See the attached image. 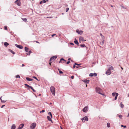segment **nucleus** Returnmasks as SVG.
<instances>
[{
  "label": "nucleus",
  "mask_w": 129,
  "mask_h": 129,
  "mask_svg": "<svg viewBox=\"0 0 129 129\" xmlns=\"http://www.w3.org/2000/svg\"><path fill=\"white\" fill-rule=\"evenodd\" d=\"M74 43L75 44H76L77 45L79 46V43H78V40L76 39V38H75V39Z\"/></svg>",
  "instance_id": "ddd939ff"
},
{
  "label": "nucleus",
  "mask_w": 129,
  "mask_h": 129,
  "mask_svg": "<svg viewBox=\"0 0 129 129\" xmlns=\"http://www.w3.org/2000/svg\"><path fill=\"white\" fill-rule=\"evenodd\" d=\"M96 93L101 94L104 95V94L102 93V89L99 87H97L96 88Z\"/></svg>",
  "instance_id": "f257e3e1"
},
{
  "label": "nucleus",
  "mask_w": 129,
  "mask_h": 129,
  "mask_svg": "<svg viewBox=\"0 0 129 129\" xmlns=\"http://www.w3.org/2000/svg\"><path fill=\"white\" fill-rule=\"evenodd\" d=\"M121 69L122 70H123V68H122V67H121Z\"/></svg>",
  "instance_id": "774afa93"
},
{
  "label": "nucleus",
  "mask_w": 129,
  "mask_h": 129,
  "mask_svg": "<svg viewBox=\"0 0 129 129\" xmlns=\"http://www.w3.org/2000/svg\"><path fill=\"white\" fill-rule=\"evenodd\" d=\"M88 119L86 116H85L82 119V121L83 122H85V121H87Z\"/></svg>",
  "instance_id": "0eeeda50"
},
{
  "label": "nucleus",
  "mask_w": 129,
  "mask_h": 129,
  "mask_svg": "<svg viewBox=\"0 0 129 129\" xmlns=\"http://www.w3.org/2000/svg\"><path fill=\"white\" fill-rule=\"evenodd\" d=\"M76 33H77L79 34H82L83 33V31L82 30L79 31L78 30H77L76 31Z\"/></svg>",
  "instance_id": "9d476101"
},
{
  "label": "nucleus",
  "mask_w": 129,
  "mask_h": 129,
  "mask_svg": "<svg viewBox=\"0 0 129 129\" xmlns=\"http://www.w3.org/2000/svg\"><path fill=\"white\" fill-rule=\"evenodd\" d=\"M79 40L80 41H82L83 42V41H86V40H84V38L83 37H80L79 38Z\"/></svg>",
  "instance_id": "4468645a"
},
{
  "label": "nucleus",
  "mask_w": 129,
  "mask_h": 129,
  "mask_svg": "<svg viewBox=\"0 0 129 129\" xmlns=\"http://www.w3.org/2000/svg\"><path fill=\"white\" fill-rule=\"evenodd\" d=\"M16 78H20V76L19 75H17L16 76Z\"/></svg>",
  "instance_id": "a19ab883"
},
{
  "label": "nucleus",
  "mask_w": 129,
  "mask_h": 129,
  "mask_svg": "<svg viewBox=\"0 0 129 129\" xmlns=\"http://www.w3.org/2000/svg\"><path fill=\"white\" fill-rule=\"evenodd\" d=\"M45 111V110H42V111L40 112V113H41V112H44Z\"/></svg>",
  "instance_id": "37998d69"
},
{
  "label": "nucleus",
  "mask_w": 129,
  "mask_h": 129,
  "mask_svg": "<svg viewBox=\"0 0 129 129\" xmlns=\"http://www.w3.org/2000/svg\"><path fill=\"white\" fill-rule=\"evenodd\" d=\"M51 62H50L49 63V64H50V65H51V64L52 63V62L53 61H50Z\"/></svg>",
  "instance_id": "5fc2aeb1"
},
{
  "label": "nucleus",
  "mask_w": 129,
  "mask_h": 129,
  "mask_svg": "<svg viewBox=\"0 0 129 129\" xmlns=\"http://www.w3.org/2000/svg\"><path fill=\"white\" fill-rule=\"evenodd\" d=\"M117 93H116L115 92H113L112 93V95L113 96H115V95H116V94Z\"/></svg>",
  "instance_id": "5701e85b"
},
{
  "label": "nucleus",
  "mask_w": 129,
  "mask_h": 129,
  "mask_svg": "<svg viewBox=\"0 0 129 129\" xmlns=\"http://www.w3.org/2000/svg\"><path fill=\"white\" fill-rule=\"evenodd\" d=\"M118 93H117L115 95V98H114V100H117V96H118Z\"/></svg>",
  "instance_id": "bb28decb"
},
{
  "label": "nucleus",
  "mask_w": 129,
  "mask_h": 129,
  "mask_svg": "<svg viewBox=\"0 0 129 129\" xmlns=\"http://www.w3.org/2000/svg\"><path fill=\"white\" fill-rule=\"evenodd\" d=\"M83 81L85 83L88 84L89 83V80L85 79L83 80Z\"/></svg>",
  "instance_id": "dca6fc26"
},
{
  "label": "nucleus",
  "mask_w": 129,
  "mask_h": 129,
  "mask_svg": "<svg viewBox=\"0 0 129 129\" xmlns=\"http://www.w3.org/2000/svg\"><path fill=\"white\" fill-rule=\"evenodd\" d=\"M117 115H118V116L120 118H121L122 117V115H121L117 114Z\"/></svg>",
  "instance_id": "f704fd0d"
},
{
  "label": "nucleus",
  "mask_w": 129,
  "mask_h": 129,
  "mask_svg": "<svg viewBox=\"0 0 129 129\" xmlns=\"http://www.w3.org/2000/svg\"><path fill=\"white\" fill-rule=\"evenodd\" d=\"M42 2H43V3H45L46 2V1L45 0H43V1H42Z\"/></svg>",
  "instance_id": "09e8293b"
},
{
  "label": "nucleus",
  "mask_w": 129,
  "mask_h": 129,
  "mask_svg": "<svg viewBox=\"0 0 129 129\" xmlns=\"http://www.w3.org/2000/svg\"><path fill=\"white\" fill-rule=\"evenodd\" d=\"M104 40H102V42L100 43V44L102 45H103L104 44Z\"/></svg>",
  "instance_id": "b1692460"
},
{
  "label": "nucleus",
  "mask_w": 129,
  "mask_h": 129,
  "mask_svg": "<svg viewBox=\"0 0 129 129\" xmlns=\"http://www.w3.org/2000/svg\"><path fill=\"white\" fill-rule=\"evenodd\" d=\"M6 101H4L1 100V102L2 103H5Z\"/></svg>",
  "instance_id": "c9c22d12"
},
{
  "label": "nucleus",
  "mask_w": 129,
  "mask_h": 129,
  "mask_svg": "<svg viewBox=\"0 0 129 129\" xmlns=\"http://www.w3.org/2000/svg\"><path fill=\"white\" fill-rule=\"evenodd\" d=\"M74 76H72L71 77V78L72 79H73L74 78Z\"/></svg>",
  "instance_id": "8fccbe9b"
},
{
  "label": "nucleus",
  "mask_w": 129,
  "mask_h": 129,
  "mask_svg": "<svg viewBox=\"0 0 129 129\" xmlns=\"http://www.w3.org/2000/svg\"><path fill=\"white\" fill-rule=\"evenodd\" d=\"M5 106V105H2V106L1 107V108H3V107H4V106Z\"/></svg>",
  "instance_id": "4d7b16f0"
},
{
  "label": "nucleus",
  "mask_w": 129,
  "mask_h": 129,
  "mask_svg": "<svg viewBox=\"0 0 129 129\" xmlns=\"http://www.w3.org/2000/svg\"><path fill=\"white\" fill-rule=\"evenodd\" d=\"M100 35L102 37L103 36L102 35L101 33L100 34Z\"/></svg>",
  "instance_id": "680f3d73"
},
{
  "label": "nucleus",
  "mask_w": 129,
  "mask_h": 129,
  "mask_svg": "<svg viewBox=\"0 0 129 129\" xmlns=\"http://www.w3.org/2000/svg\"><path fill=\"white\" fill-rule=\"evenodd\" d=\"M70 44L71 45H73V46L74 45V44L73 43H72V42L70 43Z\"/></svg>",
  "instance_id": "49530a36"
},
{
  "label": "nucleus",
  "mask_w": 129,
  "mask_h": 129,
  "mask_svg": "<svg viewBox=\"0 0 129 129\" xmlns=\"http://www.w3.org/2000/svg\"><path fill=\"white\" fill-rule=\"evenodd\" d=\"M24 125V124L22 123L20 124L18 127V129H21Z\"/></svg>",
  "instance_id": "f8f14e48"
},
{
  "label": "nucleus",
  "mask_w": 129,
  "mask_h": 129,
  "mask_svg": "<svg viewBox=\"0 0 129 129\" xmlns=\"http://www.w3.org/2000/svg\"><path fill=\"white\" fill-rule=\"evenodd\" d=\"M58 71H59V73L60 74H63V72L62 71H61V70L59 69H58Z\"/></svg>",
  "instance_id": "c756f323"
},
{
  "label": "nucleus",
  "mask_w": 129,
  "mask_h": 129,
  "mask_svg": "<svg viewBox=\"0 0 129 129\" xmlns=\"http://www.w3.org/2000/svg\"><path fill=\"white\" fill-rule=\"evenodd\" d=\"M26 80L28 81H30L33 80V79L29 78L28 77H26Z\"/></svg>",
  "instance_id": "f3484780"
},
{
  "label": "nucleus",
  "mask_w": 129,
  "mask_h": 129,
  "mask_svg": "<svg viewBox=\"0 0 129 129\" xmlns=\"http://www.w3.org/2000/svg\"><path fill=\"white\" fill-rule=\"evenodd\" d=\"M75 65H75V64L73 66V68H75L76 67Z\"/></svg>",
  "instance_id": "864d4df0"
},
{
  "label": "nucleus",
  "mask_w": 129,
  "mask_h": 129,
  "mask_svg": "<svg viewBox=\"0 0 129 129\" xmlns=\"http://www.w3.org/2000/svg\"><path fill=\"white\" fill-rule=\"evenodd\" d=\"M57 58V55H55L51 57L49 60L50 61H53L55 59Z\"/></svg>",
  "instance_id": "7ed1b4c3"
},
{
  "label": "nucleus",
  "mask_w": 129,
  "mask_h": 129,
  "mask_svg": "<svg viewBox=\"0 0 129 129\" xmlns=\"http://www.w3.org/2000/svg\"><path fill=\"white\" fill-rule=\"evenodd\" d=\"M109 69H110V70H113V68L112 66H111V67H110L109 68Z\"/></svg>",
  "instance_id": "58836bf2"
},
{
  "label": "nucleus",
  "mask_w": 129,
  "mask_h": 129,
  "mask_svg": "<svg viewBox=\"0 0 129 129\" xmlns=\"http://www.w3.org/2000/svg\"><path fill=\"white\" fill-rule=\"evenodd\" d=\"M71 59V58H69L68 59V60H70Z\"/></svg>",
  "instance_id": "e2e57ef3"
},
{
  "label": "nucleus",
  "mask_w": 129,
  "mask_h": 129,
  "mask_svg": "<svg viewBox=\"0 0 129 129\" xmlns=\"http://www.w3.org/2000/svg\"><path fill=\"white\" fill-rule=\"evenodd\" d=\"M102 40H104V36H103L102 37Z\"/></svg>",
  "instance_id": "de8ad7c7"
},
{
  "label": "nucleus",
  "mask_w": 129,
  "mask_h": 129,
  "mask_svg": "<svg viewBox=\"0 0 129 129\" xmlns=\"http://www.w3.org/2000/svg\"><path fill=\"white\" fill-rule=\"evenodd\" d=\"M69 8H66V12H67L68 11H69Z\"/></svg>",
  "instance_id": "ea45409f"
},
{
  "label": "nucleus",
  "mask_w": 129,
  "mask_h": 129,
  "mask_svg": "<svg viewBox=\"0 0 129 129\" xmlns=\"http://www.w3.org/2000/svg\"><path fill=\"white\" fill-rule=\"evenodd\" d=\"M47 118L48 120H49V121H51L52 122V120L51 118H50V116H47Z\"/></svg>",
  "instance_id": "412c9836"
},
{
  "label": "nucleus",
  "mask_w": 129,
  "mask_h": 129,
  "mask_svg": "<svg viewBox=\"0 0 129 129\" xmlns=\"http://www.w3.org/2000/svg\"><path fill=\"white\" fill-rule=\"evenodd\" d=\"M1 98H2V97H1L0 98V100H1H1H2Z\"/></svg>",
  "instance_id": "338daca9"
},
{
  "label": "nucleus",
  "mask_w": 129,
  "mask_h": 129,
  "mask_svg": "<svg viewBox=\"0 0 129 129\" xmlns=\"http://www.w3.org/2000/svg\"><path fill=\"white\" fill-rule=\"evenodd\" d=\"M16 126L14 124H13L11 126V129H15Z\"/></svg>",
  "instance_id": "6ab92c4d"
},
{
  "label": "nucleus",
  "mask_w": 129,
  "mask_h": 129,
  "mask_svg": "<svg viewBox=\"0 0 129 129\" xmlns=\"http://www.w3.org/2000/svg\"><path fill=\"white\" fill-rule=\"evenodd\" d=\"M56 35V34H53L52 35H51V36L52 37H53L54 36H55Z\"/></svg>",
  "instance_id": "603ef678"
},
{
  "label": "nucleus",
  "mask_w": 129,
  "mask_h": 129,
  "mask_svg": "<svg viewBox=\"0 0 129 129\" xmlns=\"http://www.w3.org/2000/svg\"><path fill=\"white\" fill-rule=\"evenodd\" d=\"M120 106L122 108H123L124 107V105L121 102L120 103Z\"/></svg>",
  "instance_id": "c85d7f7f"
},
{
  "label": "nucleus",
  "mask_w": 129,
  "mask_h": 129,
  "mask_svg": "<svg viewBox=\"0 0 129 129\" xmlns=\"http://www.w3.org/2000/svg\"><path fill=\"white\" fill-rule=\"evenodd\" d=\"M24 85L26 86H27V87H28V88H30V86L29 85H28L27 84H24Z\"/></svg>",
  "instance_id": "2f4dec72"
},
{
  "label": "nucleus",
  "mask_w": 129,
  "mask_h": 129,
  "mask_svg": "<svg viewBox=\"0 0 129 129\" xmlns=\"http://www.w3.org/2000/svg\"><path fill=\"white\" fill-rule=\"evenodd\" d=\"M15 3L19 6L21 5V3L20 1H17V0L15 2Z\"/></svg>",
  "instance_id": "39448f33"
},
{
  "label": "nucleus",
  "mask_w": 129,
  "mask_h": 129,
  "mask_svg": "<svg viewBox=\"0 0 129 129\" xmlns=\"http://www.w3.org/2000/svg\"><path fill=\"white\" fill-rule=\"evenodd\" d=\"M88 107L87 106L85 107L82 110V111L85 113L87 112L88 111Z\"/></svg>",
  "instance_id": "423d86ee"
},
{
  "label": "nucleus",
  "mask_w": 129,
  "mask_h": 129,
  "mask_svg": "<svg viewBox=\"0 0 129 129\" xmlns=\"http://www.w3.org/2000/svg\"><path fill=\"white\" fill-rule=\"evenodd\" d=\"M33 78L34 79H35L37 80L38 81H39V80L37 79V78L35 76H34L33 77Z\"/></svg>",
  "instance_id": "473e14b6"
},
{
  "label": "nucleus",
  "mask_w": 129,
  "mask_h": 129,
  "mask_svg": "<svg viewBox=\"0 0 129 129\" xmlns=\"http://www.w3.org/2000/svg\"><path fill=\"white\" fill-rule=\"evenodd\" d=\"M70 63V61H68L67 62V64H69V63Z\"/></svg>",
  "instance_id": "3c124183"
},
{
  "label": "nucleus",
  "mask_w": 129,
  "mask_h": 129,
  "mask_svg": "<svg viewBox=\"0 0 129 129\" xmlns=\"http://www.w3.org/2000/svg\"><path fill=\"white\" fill-rule=\"evenodd\" d=\"M4 28L5 30H6L7 29V26H5L4 27Z\"/></svg>",
  "instance_id": "79ce46f5"
},
{
  "label": "nucleus",
  "mask_w": 129,
  "mask_h": 129,
  "mask_svg": "<svg viewBox=\"0 0 129 129\" xmlns=\"http://www.w3.org/2000/svg\"><path fill=\"white\" fill-rule=\"evenodd\" d=\"M75 65H78V66H80V65H81L80 64H78L77 63H75Z\"/></svg>",
  "instance_id": "a18cd8bd"
},
{
  "label": "nucleus",
  "mask_w": 129,
  "mask_h": 129,
  "mask_svg": "<svg viewBox=\"0 0 129 129\" xmlns=\"http://www.w3.org/2000/svg\"><path fill=\"white\" fill-rule=\"evenodd\" d=\"M8 50L9 51L11 52L13 54H14L15 53L12 50L9 49Z\"/></svg>",
  "instance_id": "aec40b11"
},
{
  "label": "nucleus",
  "mask_w": 129,
  "mask_h": 129,
  "mask_svg": "<svg viewBox=\"0 0 129 129\" xmlns=\"http://www.w3.org/2000/svg\"><path fill=\"white\" fill-rule=\"evenodd\" d=\"M61 60V61H65V62H66V61L63 58H61L60 59Z\"/></svg>",
  "instance_id": "4c0bfd02"
},
{
  "label": "nucleus",
  "mask_w": 129,
  "mask_h": 129,
  "mask_svg": "<svg viewBox=\"0 0 129 129\" xmlns=\"http://www.w3.org/2000/svg\"><path fill=\"white\" fill-rule=\"evenodd\" d=\"M121 7L122 8H123V9H126V8L124 7L122 5L121 6Z\"/></svg>",
  "instance_id": "c03bdc74"
},
{
  "label": "nucleus",
  "mask_w": 129,
  "mask_h": 129,
  "mask_svg": "<svg viewBox=\"0 0 129 129\" xmlns=\"http://www.w3.org/2000/svg\"><path fill=\"white\" fill-rule=\"evenodd\" d=\"M61 62H62L61 60L60 59V61H59V63H61Z\"/></svg>",
  "instance_id": "052dcab7"
},
{
  "label": "nucleus",
  "mask_w": 129,
  "mask_h": 129,
  "mask_svg": "<svg viewBox=\"0 0 129 129\" xmlns=\"http://www.w3.org/2000/svg\"><path fill=\"white\" fill-rule=\"evenodd\" d=\"M21 18L22 20H23V21L25 22H26L27 21V19L26 18Z\"/></svg>",
  "instance_id": "a211bd4d"
},
{
  "label": "nucleus",
  "mask_w": 129,
  "mask_h": 129,
  "mask_svg": "<svg viewBox=\"0 0 129 129\" xmlns=\"http://www.w3.org/2000/svg\"><path fill=\"white\" fill-rule=\"evenodd\" d=\"M15 46L17 47L18 48L20 49H22L23 48V47L21 45H18L17 44H15Z\"/></svg>",
  "instance_id": "6e6552de"
},
{
  "label": "nucleus",
  "mask_w": 129,
  "mask_h": 129,
  "mask_svg": "<svg viewBox=\"0 0 129 129\" xmlns=\"http://www.w3.org/2000/svg\"><path fill=\"white\" fill-rule=\"evenodd\" d=\"M43 3L42 1H41L40 2V4H41Z\"/></svg>",
  "instance_id": "6e6d98bb"
},
{
  "label": "nucleus",
  "mask_w": 129,
  "mask_h": 129,
  "mask_svg": "<svg viewBox=\"0 0 129 129\" xmlns=\"http://www.w3.org/2000/svg\"><path fill=\"white\" fill-rule=\"evenodd\" d=\"M111 7H113V6L112 5H111Z\"/></svg>",
  "instance_id": "69168bd1"
},
{
  "label": "nucleus",
  "mask_w": 129,
  "mask_h": 129,
  "mask_svg": "<svg viewBox=\"0 0 129 129\" xmlns=\"http://www.w3.org/2000/svg\"><path fill=\"white\" fill-rule=\"evenodd\" d=\"M121 127H123L124 128L126 127V125H121Z\"/></svg>",
  "instance_id": "e433bc0d"
},
{
  "label": "nucleus",
  "mask_w": 129,
  "mask_h": 129,
  "mask_svg": "<svg viewBox=\"0 0 129 129\" xmlns=\"http://www.w3.org/2000/svg\"><path fill=\"white\" fill-rule=\"evenodd\" d=\"M48 114H49V115H50V116L51 118H52V115L51 113L50 112H49L48 113Z\"/></svg>",
  "instance_id": "72a5a7b5"
},
{
  "label": "nucleus",
  "mask_w": 129,
  "mask_h": 129,
  "mask_svg": "<svg viewBox=\"0 0 129 129\" xmlns=\"http://www.w3.org/2000/svg\"><path fill=\"white\" fill-rule=\"evenodd\" d=\"M107 126L108 127H110V124L109 123H108L107 124Z\"/></svg>",
  "instance_id": "7c9ffc66"
},
{
  "label": "nucleus",
  "mask_w": 129,
  "mask_h": 129,
  "mask_svg": "<svg viewBox=\"0 0 129 129\" xmlns=\"http://www.w3.org/2000/svg\"><path fill=\"white\" fill-rule=\"evenodd\" d=\"M25 66V65L24 64H22V67H24Z\"/></svg>",
  "instance_id": "bf43d9fd"
},
{
  "label": "nucleus",
  "mask_w": 129,
  "mask_h": 129,
  "mask_svg": "<svg viewBox=\"0 0 129 129\" xmlns=\"http://www.w3.org/2000/svg\"><path fill=\"white\" fill-rule=\"evenodd\" d=\"M35 41V42H36V43H39V42L38 41Z\"/></svg>",
  "instance_id": "13d9d810"
},
{
  "label": "nucleus",
  "mask_w": 129,
  "mask_h": 129,
  "mask_svg": "<svg viewBox=\"0 0 129 129\" xmlns=\"http://www.w3.org/2000/svg\"><path fill=\"white\" fill-rule=\"evenodd\" d=\"M127 117H129V112L128 113V115L127 116Z\"/></svg>",
  "instance_id": "0e129e2a"
},
{
  "label": "nucleus",
  "mask_w": 129,
  "mask_h": 129,
  "mask_svg": "<svg viewBox=\"0 0 129 129\" xmlns=\"http://www.w3.org/2000/svg\"><path fill=\"white\" fill-rule=\"evenodd\" d=\"M29 88H30V89H32L33 90V91L34 92H36V91L33 88L32 86H30Z\"/></svg>",
  "instance_id": "393cba45"
},
{
  "label": "nucleus",
  "mask_w": 129,
  "mask_h": 129,
  "mask_svg": "<svg viewBox=\"0 0 129 129\" xmlns=\"http://www.w3.org/2000/svg\"><path fill=\"white\" fill-rule=\"evenodd\" d=\"M4 45L6 47H7L9 45V44L7 42H5L4 43Z\"/></svg>",
  "instance_id": "4be33fe9"
},
{
  "label": "nucleus",
  "mask_w": 129,
  "mask_h": 129,
  "mask_svg": "<svg viewBox=\"0 0 129 129\" xmlns=\"http://www.w3.org/2000/svg\"><path fill=\"white\" fill-rule=\"evenodd\" d=\"M80 46L81 47H85V48L87 50V47L84 44H81L80 45Z\"/></svg>",
  "instance_id": "2eb2a0df"
},
{
  "label": "nucleus",
  "mask_w": 129,
  "mask_h": 129,
  "mask_svg": "<svg viewBox=\"0 0 129 129\" xmlns=\"http://www.w3.org/2000/svg\"><path fill=\"white\" fill-rule=\"evenodd\" d=\"M28 52L26 53V54L27 55H30V54L31 53V50H30Z\"/></svg>",
  "instance_id": "cd10ccee"
},
{
  "label": "nucleus",
  "mask_w": 129,
  "mask_h": 129,
  "mask_svg": "<svg viewBox=\"0 0 129 129\" xmlns=\"http://www.w3.org/2000/svg\"><path fill=\"white\" fill-rule=\"evenodd\" d=\"M97 75L96 73H90L89 74V76L90 77L96 76Z\"/></svg>",
  "instance_id": "1a4fd4ad"
},
{
  "label": "nucleus",
  "mask_w": 129,
  "mask_h": 129,
  "mask_svg": "<svg viewBox=\"0 0 129 129\" xmlns=\"http://www.w3.org/2000/svg\"><path fill=\"white\" fill-rule=\"evenodd\" d=\"M106 73L108 75H109L111 74V72L110 69H108L106 72Z\"/></svg>",
  "instance_id": "9b49d317"
},
{
  "label": "nucleus",
  "mask_w": 129,
  "mask_h": 129,
  "mask_svg": "<svg viewBox=\"0 0 129 129\" xmlns=\"http://www.w3.org/2000/svg\"><path fill=\"white\" fill-rule=\"evenodd\" d=\"M36 125V123H32L30 126V127L32 129H34L35 128Z\"/></svg>",
  "instance_id": "20e7f679"
},
{
  "label": "nucleus",
  "mask_w": 129,
  "mask_h": 129,
  "mask_svg": "<svg viewBox=\"0 0 129 129\" xmlns=\"http://www.w3.org/2000/svg\"><path fill=\"white\" fill-rule=\"evenodd\" d=\"M28 48H27L26 47H25V50L26 52H28Z\"/></svg>",
  "instance_id": "a878e982"
},
{
  "label": "nucleus",
  "mask_w": 129,
  "mask_h": 129,
  "mask_svg": "<svg viewBox=\"0 0 129 129\" xmlns=\"http://www.w3.org/2000/svg\"><path fill=\"white\" fill-rule=\"evenodd\" d=\"M50 89L52 94L54 95L55 94V89L54 87L53 86H52L50 87Z\"/></svg>",
  "instance_id": "f03ea898"
}]
</instances>
